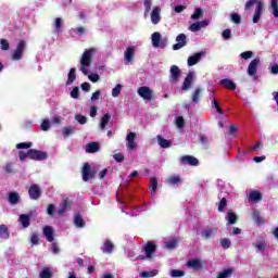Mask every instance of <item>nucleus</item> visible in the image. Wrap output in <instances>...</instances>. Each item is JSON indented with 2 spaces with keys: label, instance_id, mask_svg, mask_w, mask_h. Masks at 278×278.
<instances>
[{
  "label": "nucleus",
  "instance_id": "55",
  "mask_svg": "<svg viewBox=\"0 0 278 278\" xmlns=\"http://www.w3.org/2000/svg\"><path fill=\"white\" fill-rule=\"evenodd\" d=\"M242 60H251L253 58V51H245L240 54Z\"/></svg>",
  "mask_w": 278,
  "mask_h": 278
},
{
  "label": "nucleus",
  "instance_id": "60",
  "mask_svg": "<svg viewBox=\"0 0 278 278\" xmlns=\"http://www.w3.org/2000/svg\"><path fill=\"white\" fill-rule=\"evenodd\" d=\"M31 147V142H22L16 144V149H29Z\"/></svg>",
  "mask_w": 278,
  "mask_h": 278
},
{
  "label": "nucleus",
  "instance_id": "3",
  "mask_svg": "<svg viewBox=\"0 0 278 278\" xmlns=\"http://www.w3.org/2000/svg\"><path fill=\"white\" fill-rule=\"evenodd\" d=\"M99 173V166L90 167L89 163H85L81 169L83 180L90 181V179H94V175Z\"/></svg>",
  "mask_w": 278,
  "mask_h": 278
},
{
  "label": "nucleus",
  "instance_id": "64",
  "mask_svg": "<svg viewBox=\"0 0 278 278\" xmlns=\"http://www.w3.org/2000/svg\"><path fill=\"white\" fill-rule=\"evenodd\" d=\"M176 125L179 129H181V127H184V117H181V116L177 117Z\"/></svg>",
  "mask_w": 278,
  "mask_h": 278
},
{
  "label": "nucleus",
  "instance_id": "63",
  "mask_svg": "<svg viewBox=\"0 0 278 278\" xmlns=\"http://www.w3.org/2000/svg\"><path fill=\"white\" fill-rule=\"evenodd\" d=\"M113 157L117 162H123L125 160V156L123 155V153H115L113 154Z\"/></svg>",
  "mask_w": 278,
  "mask_h": 278
},
{
  "label": "nucleus",
  "instance_id": "21",
  "mask_svg": "<svg viewBox=\"0 0 278 278\" xmlns=\"http://www.w3.org/2000/svg\"><path fill=\"white\" fill-rule=\"evenodd\" d=\"M154 251H155V243L149 242L148 244L144 245L146 257L148 260H151L153 257Z\"/></svg>",
  "mask_w": 278,
  "mask_h": 278
},
{
  "label": "nucleus",
  "instance_id": "35",
  "mask_svg": "<svg viewBox=\"0 0 278 278\" xmlns=\"http://www.w3.org/2000/svg\"><path fill=\"white\" fill-rule=\"evenodd\" d=\"M18 201H21V197L18 195V193L13 192L9 194V202L11 203V205H16Z\"/></svg>",
  "mask_w": 278,
  "mask_h": 278
},
{
  "label": "nucleus",
  "instance_id": "58",
  "mask_svg": "<svg viewBox=\"0 0 278 278\" xmlns=\"http://www.w3.org/2000/svg\"><path fill=\"white\" fill-rule=\"evenodd\" d=\"M227 207V199L223 198L218 205V212H223Z\"/></svg>",
  "mask_w": 278,
  "mask_h": 278
},
{
  "label": "nucleus",
  "instance_id": "32",
  "mask_svg": "<svg viewBox=\"0 0 278 278\" xmlns=\"http://www.w3.org/2000/svg\"><path fill=\"white\" fill-rule=\"evenodd\" d=\"M70 207H71V203L68 201L64 200L63 203L61 204V207L58 211L59 216H64V213Z\"/></svg>",
  "mask_w": 278,
  "mask_h": 278
},
{
  "label": "nucleus",
  "instance_id": "9",
  "mask_svg": "<svg viewBox=\"0 0 278 278\" xmlns=\"http://www.w3.org/2000/svg\"><path fill=\"white\" fill-rule=\"evenodd\" d=\"M169 83L175 85L178 84L179 77H181V70L177 65H173L169 70Z\"/></svg>",
  "mask_w": 278,
  "mask_h": 278
},
{
  "label": "nucleus",
  "instance_id": "41",
  "mask_svg": "<svg viewBox=\"0 0 278 278\" xmlns=\"http://www.w3.org/2000/svg\"><path fill=\"white\" fill-rule=\"evenodd\" d=\"M231 275H233V268H226L217 276V278H229Z\"/></svg>",
  "mask_w": 278,
  "mask_h": 278
},
{
  "label": "nucleus",
  "instance_id": "49",
  "mask_svg": "<svg viewBox=\"0 0 278 278\" xmlns=\"http://www.w3.org/2000/svg\"><path fill=\"white\" fill-rule=\"evenodd\" d=\"M178 243H179V240L173 239V240L165 242V247H166V249H175Z\"/></svg>",
  "mask_w": 278,
  "mask_h": 278
},
{
  "label": "nucleus",
  "instance_id": "5",
  "mask_svg": "<svg viewBox=\"0 0 278 278\" xmlns=\"http://www.w3.org/2000/svg\"><path fill=\"white\" fill-rule=\"evenodd\" d=\"M137 94H139L143 101H151V99H153V89H151V87L143 86L137 90Z\"/></svg>",
  "mask_w": 278,
  "mask_h": 278
},
{
  "label": "nucleus",
  "instance_id": "11",
  "mask_svg": "<svg viewBox=\"0 0 278 278\" xmlns=\"http://www.w3.org/2000/svg\"><path fill=\"white\" fill-rule=\"evenodd\" d=\"M136 46L126 48L124 52V60L126 64H134V58L136 56Z\"/></svg>",
  "mask_w": 278,
  "mask_h": 278
},
{
  "label": "nucleus",
  "instance_id": "14",
  "mask_svg": "<svg viewBox=\"0 0 278 278\" xmlns=\"http://www.w3.org/2000/svg\"><path fill=\"white\" fill-rule=\"evenodd\" d=\"M28 194L34 201H38V199H40V195L42 194V191L40 190V187L38 185H31L28 189Z\"/></svg>",
  "mask_w": 278,
  "mask_h": 278
},
{
  "label": "nucleus",
  "instance_id": "10",
  "mask_svg": "<svg viewBox=\"0 0 278 278\" xmlns=\"http://www.w3.org/2000/svg\"><path fill=\"white\" fill-rule=\"evenodd\" d=\"M25 47H27V43L25 41L21 40L17 43V47L12 54V60H14V61L21 60V58H23V52L25 51Z\"/></svg>",
  "mask_w": 278,
  "mask_h": 278
},
{
  "label": "nucleus",
  "instance_id": "6",
  "mask_svg": "<svg viewBox=\"0 0 278 278\" xmlns=\"http://www.w3.org/2000/svg\"><path fill=\"white\" fill-rule=\"evenodd\" d=\"M260 58H256L252 60L248 66V75L254 79H257V68L260 66Z\"/></svg>",
  "mask_w": 278,
  "mask_h": 278
},
{
  "label": "nucleus",
  "instance_id": "33",
  "mask_svg": "<svg viewBox=\"0 0 278 278\" xmlns=\"http://www.w3.org/2000/svg\"><path fill=\"white\" fill-rule=\"evenodd\" d=\"M254 247L256 249V253H264L266 251V242L264 241H256Z\"/></svg>",
  "mask_w": 278,
  "mask_h": 278
},
{
  "label": "nucleus",
  "instance_id": "19",
  "mask_svg": "<svg viewBox=\"0 0 278 278\" xmlns=\"http://www.w3.org/2000/svg\"><path fill=\"white\" fill-rule=\"evenodd\" d=\"M55 230L51 226L43 227V236L48 240V242H53Z\"/></svg>",
  "mask_w": 278,
  "mask_h": 278
},
{
  "label": "nucleus",
  "instance_id": "2",
  "mask_svg": "<svg viewBox=\"0 0 278 278\" xmlns=\"http://www.w3.org/2000/svg\"><path fill=\"white\" fill-rule=\"evenodd\" d=\"M252 5H255L253 15V23H260L262 18V12L264 11V2L262 0H248L245 3V10H249Z\"/></svg>",
  "mask_w": 278,
  "mask_h": 278
},
{
  "label": "nucleus",
  "instance_id": "52",
  "mask_svg": "<svg viewBox=\"0 0 278 278\" xmlns=\"http://www.w3.org/2000/svg\"><path fill=\"white\" fill-rule=\"evenodd\" d=\"M3 170H4V173H8V174L14 173V164L13 163H7L3 166Z\"/></svg>",
  "mask_w": 278,
  "mask_h": 278
},
{
  "label": "nucleus",
  "instance_id": "62",
  "mask_svg": "<svg viewBox=\"0 0 278 278\" xmlns=\"http://www.w3.org/2000/svg\"><path fill=\"white\" fill-rule=\"evenodd\" d=\"M30 242H31L33 245L38 244V242H39L38 233H33L31 235Z\"/></svg>",
  "mask_w": 278,
  "mask_h": 278
},
{
  "label": "nucleus",
  "instance_id": "54",
  "mask_svg": "<svg viewBox=\"0 0 278 278\" xmlns=\"http://www.w3.org/2000/svg\"><path fill=\"white\" fill-rule=\"evenodd\" d=\"M184 275H186V273H184L182 270L173 269L170 271V277H174V278L184 277Z\"/></svg>",
  "mask_w": 278,
  "mask_h": 278
},
{
  "label": "nucleus",
  "instance_id": "31",
  "mask_svg": "<svg viewBox=\"0 0 278 278\" xmlns=\"http://www.w3.org/2000/svg\"><path fill=\"white\" fill-rule=\"evenodd\" d=\"M144 8V17L149 16V12H151V8H153V0H144L143 1Z\"/></svg>",
  "mask_w": 278,
  "mask_h": 278
},
{
  "label": "nucleus",
  "instance_id": "22",
  "mask_svg": "<svg viewBox=\"0 0 278 278\" xmlns=\"http://www.w3.org/2000/svg\"><path fill=\"white\" fill-rule=\"evenodd\" d=\"M112 119V115L110 113H106L102 116L100 121V129L102 131H105V127H108V123Z\"/></svg>",
  "mask_w": 278,
  "mask_h": 278
},
{
  "label": "nucleus",
  "instance_id": "25",
  "mask_svg": "<svg viewBox=\"0 0 278 278\" xmlns=\"http://www.w3.org/2000/svg\"><path fill=\"white\" fill-rule=\"evenodd\" d=\"M76 70L75 67H72L67 74V80H66V86H71L73 85V81H75V79H77V76H76Z\"/></svg>",
  "mask_w": 278,
  "mask_h": 278
},
{
  "label": "nucleus",
  "instance_id": "16",
  "mask_svg": "<svg viewBox=\"0 0 278 278\" xmlns=\"http://www.w3.org/2000/svg\"><path fill=\"white\" fill-rule=\"evenodd\" d=\"M205 55L204 52H198L191 56L188 58L187 64L188 66H194V64H199L201 62V59Z\"/></svg>",
  "mask_w": 278,
  "mask_h": 278
},
{
  "label": "nucleus",
  "instance_id": "26",
  "mask_svg": "<svg viewBox=\"0 0 278 278\" xmlns=\"http://www.w3.org/2000/svg\"><path fill=\"white\" fill-rule=\"evenodd\" d=\"M20 223H21L22 227H24V229H27V227H29V225H30L29 215H27V214L20 215Z\"/></svg>",
  "mask_w": 278,
  "mask_h": 278
},
{
  "label": "nucleus",
  "instance_id": "30",
  "mask_svg": "<svg viewBox=\"0 0 278 278\" xmlns=\"http://www.w3.org/2000/svg\"><path fill=\"white\" fill-rule=\"evenodd\" d=\"M0 238L3 240H8V238H10V230H8V226L0 225Z\"/></svg>",
  "mask_w": 278,
  "mask_h": 278
},
{
  "label": "nucleus",
  "instance_id": "46",
  "mask_svg": "<svg viewBox=\"0 0 278 278\" xmlns=\"http://www.w3.org/2000/svg\"><path fill=\"white\" fill-rule=\"evenodd\" d=\"M121 90H123V85H116L113 89H112V97L114 99H116V97L121 96Z\"/></svg>",
  "mask_w": 278,
  "mask_h": 278
},
{
  "label": "nucleus",
  "instance_id": "43",
  "mask_svg": "<svg viewBox=\"0 0 278 278\" xmlns=\"http://www.w3.org/2000/svg\"><path fill=\"white\" fill-rule=\"evenodd\" d=\"M40 278H51L53 277V274L51 273V268L46 267L41 270V273L39 274Z\"/></svg>",
  "mask_w": 278,
  "mask_h": 278
},
{
  "label": "nucleus",
  "instance_id": "50",
  "mask_svg": "<svg viewBox=\"0 0 278 278\" xmlns=\"http://www.w3.org/2000/svg\"><path fill=\"white\" fill-rule=\"evenodd\" d=\"M230 21L232 23H236V25H240V23H242V18L240 17V15H238V13H232L230 15Z\"/></svg>",
  "mask_w": 278,
  "mask_h": 278
},
{
  "label": "nucleus",
  "instance_id": "36",
  "mask_svg": "<svg viewBox=\"0 0 278 278\" xmlns=\"http://www.w3.org/2000/svg\"><path fill=\"white\" fill-rule=\"evenodd\" d=\"M187 265L189 266V268L199 270V268H201V261L200 260H191V261H188Z\"/></svg>",
  "mask_w": 278,
  "mask_h": 278
},
{
  "label": "nucleus",
  "instance_id": "45",
  "mask_svg": "<svg viewBox=\"0 0 278 278\" xmlns=\"http://www.w3.org/2000/svg\"><path fill=\"white\" fill-rule=\"evenodd\" d=\"M167 181L169 186H179V184H181V178H179V176H172Z\"/></svg>",
  "mask_w": 278,
  "mask_h": 278
},
{
  "label": "nucleus",
  "instance_id": "42",
  "mask_svg": "<svg viewBox=\"0 0 278 278\" xmlns=\"http://www.w3.org/2000/svg\"><path fill=\"white\" fill-rule=\"evenodd\" d=\"M226 220L229 225H236L238 216L236 215V213H228L226 216Z\"/></svg>",
  "mask_w": 278,
  "mask_h": 278
},
{
  "label": "nucleus",
  "instance_id": "56",
  "mask_svg": "<svg viewBox=\"0 0 278 278\" xmlns=\"http://www.w3.org/2000/svg\"><path fill=\"white\" fill-rule=\"evenodd\" d=\"M0 45L2 51H8L10 49V42L7 39H0Z\"/></svg>",
  "mask_w": 278,
  "mask_h": 278
},
{
  "label": "nucleus",
  "instance_id": "17",
  "mask_svg": "<svg viewBox=\"0 0 278 278\" xmlns=\"http://www.w3.org/2000/svg\"><path fill=\"white\" fill-rule=\"evenodd\" d=\"M181 164H189V166H199V160L191 155H185L180 157Z\"/></svg>",
  "mask_w": 278,
  "mask_h": 278
},
{
  "label": "nucleus",
  "instance_id": "20",
  "mask_svg": "<svg viewBox=\"0 0 278 278\" xmlns=\"http://www.w3.org/2000/svg\"><path fill=\"white\" fill-rule=\"evenodd\" d=\"M193 80H194V72H190L185 78V81L181 86V90H190V87L192 86Z\"/></svg>",
  "mask_w": 278,
  "mask_h": 278
},
{
  "label": "nucleus",
  "instance_id": "48",
  "mask_svg": "<svg viewBox=\"0 0 278 278\" xmlns=\"http://www.w3.org/2000/svg\"><path fill=\"white\" fill-rule=\"evenodd\" d=\"M50 128H51V122L49 119H43V122L40 125V129L42 131H49Z\"/></svg>",
  "mask_w": 278,
  "mask_h": 278
},
{
  "label": "nucleus",
  "instance_id": "1",
  "mask_svg": "<svg viewBox=\"0 0 278 278\" xmlns=\"http://www.w3.org/2000/svg\"><path fill=\"white\" fill-rule=\"evenodd\" d=\"M97 50L94 48H90L86 50L79 61V71L83 75H88V79L93 84H97L101 79L99 74H88V68H90L92 64V58H94Z\"/></svg>",
  "mask_w": 278,
  "mask_h": 278
},
{
  "label": "nucleus",
  "instance_id": "40",
  "mask_svg": "<svg viewBox=\"0 0 278 278\" xmlns=\"http://www.w3.org/2000/svg\"><path fill=\"white\" fill-rule=\"evenodd\" d=\"M150 189L152 190L151 197H155V193L157 192V178H151Z\"/></svg>",
  "mask_w": 278,
  "mask_h": 278
},
{
  "label": "nucleus",
  "instance_id": "23",
  "mask_svg": "<svg viewBox=\"0 0 278 278\" xmlns=\"http://www.w3.org/2000/svg\"><path fill=\"white\" fill-rule=\"evenodd\" d=\"M102 251H103V253H109V254L113 253L114 243L110 239L105 240L103 243Z\"/></svg>",
  "mask_w": 278,
  "mask_h": 278
},
{
  "label": "nucleus",
  "instance_id": "24",
  "mask_svg": "<svg viewBox=\"0 0 278 278\" xmlns=\"http://www.w3.org/2000/svg\"><path fill=\"white\" fill-rule=\"evenodd\" d=\"M157 143L162 149H168L173 144L170 140L164 139L162 136H157Z\"/></svg>",
  "mask_w": 278,
  "mask_h": 278
},
{
  "label": "nucleus",
  "instance_id": "15",
  "mask_svg": "<svg viewBox=\"0 0 278 278\" xmlns=\"http://www.w3.org/2000/svg\"><path fill=\"white\" fill-rule=\"evenodd\" d=\"M186 34H180L176 37V45L173 46L174 51H179V49H184L186 47Z\"/></svg>",
  "mask_w": 278,
  "mask_h": 278
},
{
  "label": "nucleus",
  "instance_id": "18",
  "mask_svg": "<svg viewBox=\"0 0 278 278\" xmlns=\"http://www.w3.org/2000/svg\"><path fill=\"white\" fill-rule=\"evenodd\" d=\"M216 233H218V229H216L215 227H207L204 230H202V238H204L205 240H210V238H214V236H216Z\"/></svg>",
  "mask_w": 278,
  "mask_h": 278
},
{
  "label": "nucleus",
  "instance_id": "4",
  "mask_svg": "<svg viewBox=\"0 0 278 278\" xmlns=\"http://www.w3.org/2000/svg\"><path fill=\"white\" fill-rule=\"evenodd\" d=\"M151 42L152 47H154L155 49H164V47H166L168 42V39L162 38V34L155 31L151 35Z\"/></svg>",
  "mask_w": 278,
  "mask_h": 278
},
{
  "label": "nucleus",
  "instance_id": "28",
  "mask_svg": "<svg viewBox=\"0 0 278 278\" xmlns=\"http://www.w3.org/2000/svg\"><path fill=\"white\" fill-rule=\"evenodd\" d=\"M63 25H64V20H62V17H56L54 20V31H55V34H61Z\"/></svg>",
  "mask_w": 278,
  "mask_h": 278
},
{
  "label": "nucleus",
  "instance_id": "13",
  "mask_svg": "<svg viewBox=\"0 0 278 278\" xmlns=\"http://www.w3.org/2000/svg\"><path fill=\"white\" fill-rule=\"evenodd\" d=\"M207 25H210V20L195 22L189 26V31H201V29H204Z\"/></svg>",
  "mask_w": 278,
  "mask_h": 278
},
{
  "label": "nucleus",
  "instance_id": "39",
  "mask_svg": "<svg viewBox=\"0 0 278 278\" xmlns=\"http://www.w3.org/2000/svg\"><path fill=\"white\" fill-rule=\"evenodd\" d=\"M157 273H160L157 269H153L150 271H142L141 274H139V277L151 278V277H155Z\"/></svg>",
  "mask_w": 278,
  "mask_h": 278
},
{
  "label": "nucleus",
  "instance_id": "8",
  "mask_svg": "<svg viewBox=\"0 0 278 278\" xmlns=\"http://www.w3.org/2000/svg\"><path fill=\"white\" fill-rule=\"evenodd\" d=\"M150 21L152 25H157L162 21V8L154 7L150 13Z\"/></svg>",
  "mask_w": 278,
  "mask_h": 278
},
{
  "label": "nucleus",
  "instance_id": "34",
  "mask_svg": "<svg viewBox=\"0 0 278 278\" xmlns=\"http://www.w3.org/2000/svg\"><path fill=\"white\" fill-rule=\"evenodd\" d=\"M201 18H203V10H201V8H197L191 15V21H199Z\"/></svg>",
  "mask_w": 278,
  "mask_h": 278
},
{
  "label": "nucleus",
  "instance_id": "12",
  "mask_svg": "<svg viewBox=\"0 0 278 278\" xmlns=\"http://www.w3.org/2000/svg\"><path fill=\"white\" fill-rule=\"evenodd\" d=\"M126 142L128 151H136L138 149V142H136V132H129L126 136Z\"/></svg>",
  "mask_w": 278,
  "mask_h": 278
},
{
  "label": "nucleus",
  "instance_id": "53",
  "mask_svg": "<svg viewBox=\"0 0 278 278\" xmlns=\"http://www.w3.org/2000/svg\"><path fill=\"white\" fill-rule=\"evenodd\" d=\"M222 249H229L231 247V240L224 238L220 240Z\"/></svg>",
  "mask_w": 278,
  "mask_h": 278
},
{
  "label": "nucleus",
  "instance_id": "29",
  "mask_svg": "<svg viewBox=\"0 0 278 278\" xmlns=\"http://www.w3.org/2000/svg\"><path fill=\"white\" fill-rule=\"evenodd\" d=\"M87 153H97L99 151V143L98 142H91L86 146Z\"/></svg>",
  "mask_w": 278,
  "mask_h": 278
},
{
  "label": "nucleus",
  "instance_id": "7",
  "mask_svg": "<svg viewBox=\"0 0 278 278\" xmlns=\"http://www.w3.org/2000/svg\"><path fill=\"white\" fill-rule=\"evenodd\" d=\"M28 157L29 160H35L37 162H40L42 160H47L49 155L47 154V152L30 149L28 150Z\"/></svg>",
  "mask_w": 278,
  "mask_h": 278
},
{
  "label": "nucleus",
  "instance_id": "61",
  "mask_svg": "<svg viewBox=\"0 0 278 278\" xmlns=\"http://www.w3.org/2000/svg\"><path fill=\"white\" fill-rule=\"evenodd\" d=\"M201 94V89H197L192 96L193 103H199V97Z\"/></svg>",
  "mask_w": 278,
  "mask_h": 278
},
{
  "label": "nucleus",
  "instance_id": "47",
  "mask_svg": "<svg viewBox=\"0 0 278 278\" xmlns=\"http://www.w3.org/2000/svg\"><path fill=\"white\" fill-rule=\"evenodd\" d=\"M75 121H77V123H79V125H86V123H88V117H86L81 114H76Z\"/></svg>",
  "mask_w": 278,
  "mask_h": 278
},
{
  "label": "nucleus",
  "instance_id": "51",
  "mask_svg": "<svg viewBox=\"0 0 278 278\" xmlns=\"http://www.w3.org/2000/svg\"><path fill=\"white\" fill-rule=\"evenodd\" d=\"M72 134H75V127L63 128V136H65V138H68V136H72Z\"/></svg>",
  "mask_w": 278,
  "mask_h": 278
},
{
  "label": "nucleus",
  "instance_id": "27",
  "mask_svg": "<svg viewBox=\"0 0 278 278\" xmlns=\"http://www.w3.org/2000/svg\"><path fill=\"white\" fill-rule=\"evenodd\" d=\"M220 84L222 86H224V88H227L228 90H236V83L231 79H222Z\"/></svg>",
  "mask_w": 278,
  "mask_h": 278
},
{
  "label": "nucleus",
  "instance_id": "44",
  "mask_svg": "<svg viewBox=\"0 0 278 278\" xmlns=\"http://www.w3.org/2000/svg\"><path fill=\"white\" fill-rule=\"evenodd\" d=\"M250 201H261L262 200V193L260 191H252L249 194Z\"/></svg>",
  "mask_w": 278,
  "mask_h": 278
},
{
  "label": "nucleus",
  "instance_id": "59",
  "mask_svg": "<svg viewBox=\"0 0 278 278\" xmlns=\"http://www.w3.org/2000/svg\"><path fill=\"white\" fill-rule=\"evenodd\" d=\"M224 40H229L231 38V29L227 28L222 33Z\"/></svg>",
  "mask_w": 278,
  "mask_h": 278
},
{
  "label": "nucleus",
  "instance_id": "57",
  "mask_svg": "<svg viewBox=\"0 0 278 278\" xmlns=\"http://www.w3.org/2000/svg\"><path fill=\"white\" fill-rule=\"evenodd\" d=\"M72 99H78L79 98V87H74L71 91Z\"/></svg>",
  "mask_w": 278,
  "mask_h": 278
},
{
  "label": "nucleus",
  "instance_id": "37",
  "mask_svg": "<svg viewBox=\"0 0 278 278\" xmlns=\"http://www.w3.org/2000/svg\"><path fill=\"white\" fill-rule=\"evenodd\" d=\"M270 10L275 18H278V1L277 0L270 1Z\"/></svg>",
  "mask_w": 278,
  "mask_h": 278
},
{
  "label": "nucleus",
  "instance_id": "38",
  "mask_svg": "<svg viewBox=\"0 0 278 278\" xmlns=\"http://www.w3.org/2000/svg\"><path fill=\"white\" fill-rule=\"evenodd\" d=\"M74 224L79 228L86 227V222L84 220V217H81V215H76L74 217Z\"/></svg>",
  "mask_w": 278,
  "mask_h": 278
}]
</instances>
